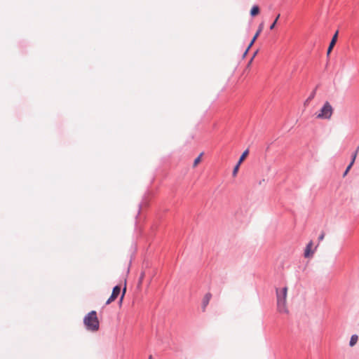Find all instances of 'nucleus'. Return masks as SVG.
Masks as SVG:
<instances>
[{"label": "nucleus", "mask_w": 359, "mask_h": 359, "mask_svg": "<svg viewBox=\"0 0 359 359\" xmlns=\"http://www.w3.org/2000/svg\"><path fill=\"white\" fill-rule=\"evenodd\" d=\"M83 323L86 329L91 332H96L99 330L100 323L97 316V313L92 311L88 313L83 319Z\"/></svg>", "instance_id": "nucleus-1"}, {"label": "nucleus", "mask_w": 359, "mask_h": 359, "mask_svg": "<svg viewBox=\"0 0 359 359\" xmlns=\"http://www.w3.org/2000/svg\"><path fill=\"white\" fill-rule=\"evenodd\" d=\"M287 287H283L280 291L277 290L278 310L282 313H288L287 308Z\"/></svg>", "instance_id": "nucleus-2"}, {"label": "nucleus", "mask_w": 359, "mask_h": 359, "mask_svg": "<svg viewBox=\"0 0 359 359\" xmlns=\"http://www.w3.org/2000/svg\"><path fill=\"white\" fill-rule=\"evenodd\" d=\"M333 109L329 102H325L320 110L317 117L322 119H330L332 115Z\"/></svg>", "instance_id": "nucleus-3"}, {"label": "nucleus", "mask_w": 359, "mask_h": 359, "mask_svg": "<svg viewBox=\"0 0 359 359\" xmlns=\"http://www.w3.org/2000/svg\"><path fill=\"white\" fill-rule=\"evenodd\" d=\"M121 292V287L119 285H116L114 287L112 293L110 296V297L107 299L106 304H109L111 302H113L117 297L119 295Z\"/></svg>", "instance_id": "nucleus-4"}, {"label": "nucleus", "mask_w": 359, "mask_h": 359, "mask_svg": "<svg viewBox=\"0 0 359 359\" xmlns=\"http://www.w3.org/2000/svg\"><path fill=\"white\" fill-rule=\"evenodd\" d=\"M313 242L310 241L306 246L304 257L306 259H311L313 255Z\"/></svg>", "instance_id": "nucleus-5"}, {"label": "nucleus", "mask_w": 359, "mask_h": 359, "mask_svg": "<svg viewBox=\"0 0 359 359\" xmlns=\"http://www.w3.org/2000/svg\"><path fill=\"white\" fill-rule=\"evenodd\" d=\"M212 298V294L210 292L206 293L202 300V311L205 312L206 311V308Z\"/></svg>", "instance_id": "nucleus-6"}, {"label": "nucleus", "mask_w": 359, "mask_h": 359, "mask_svg": "<svg viewBox=\"0 0 359 359\" xmlns=\"http://www.w3.org/2000/svg\"><path fill=\"white\" fill-rule=\"evenodd\" d=\"M337 36H338V32H337L334 34V36H333V37H332V40L330 41V43L329 45V47H328V49H327V55H330V53H331L332 48L335 46L337 40Z\"/></svg>", "instance_id": "nucleus-7"}, {"label": "nucleus", "mask_w": 359, "mask_h": 359, "mask_svg": "<svg viewBox=\"0 0 359 359\" xmlns=\"http://www.w3.org/2000/svg\"><path fill=\"white\" fill-rule=\"evenodd\" d=\"M358 151H359V147L357 148L353 154L351 161L350 164L348 165V167L346 168V171H345L344 175H346L348 173V172L350 170L351 167L353 166V163L355 162V160L356 158V156L358 155Z\"/></svg>", "instance_id": "nucleus-8"}, {"label": "nucleus", "mask_w": 359, "mask_h": 359, "mask_svg": "<svg viewBox=\"0 0 359 359\" xmlns=\"http://www.w3.org/2000/svg\"><path fill=\"white\" fill-rule=\"evenodd\" d=\"M259 13V6H252V8H251V11H250V15L252 16H256Z\"/></svg>", "instance_id": "nucleus-9"}, {"label": "nucleus", "mask_w": 359, "mask_h": 359, "mask_svg": "<svg viewBox=\"0 0 359 359\" xmlns=\"http://www.w3.org/2000/svg\"><path fill=\"white\" fill-rule=\"evenodd\" d=\"M248 154H249L248 149H246L245 151H244L243 153L242 154V155L241 156L238 163L241 164L243 163V161L246 158V157L248 156Z\"/></svg>", "instance_id": "nucleus-10"}, {"label": "nucleus", "mask_w": 359, "mask_h": 359, "mask_svg": "<svg viewBox=\"0 0 359 359\" xmlns=\"http://www.w3.org/2000/svg\"><path fill=\"white\" fill-rule=\"evenodd\" d=\"M358 337L356 334H353L351 337L349 344L351 346H353L358 341Z\"/></svg>", "instance_id": "nucleus-11"}, {"label": "nucleus", "mask_w": 359, "mask_h": 359, "mask_svg": "<svg viewBox=\"0 0 359 359\" xmlns=\"http://www.w3.org/2000/svg\"><path fill=\"white\" fill-rule=\"evenodd\" d=\"M202 156L203 153H201L200 155L194 160L193 163L194 168L196 167L198 165V163L201 161Z\"/></svg>", "instance_id": "nucleus-12"}, {"label": "nucleus", "mask_w": 359, "mask_h": 359, "mask_svg": "<svg viewBox=\"0 0 359 359\" xmlns=\"http://www.w3.org/2000/svg\"><path fill=\"white\" fill-rule=\"evenodd\" d=\"M241 164L239 163H238L236 164V165L233 168V172H232V175L233 177L236 176L237 173H238V169H239V167H240Z\"/></svg>", "instance_id": "nucleus-13"}, {"label": "nucleus", "mask_w": 359, "mask_h": 359, "mask_svg": "<svg viewBox=\"0 0 359 359\" xmlns=\"http://www.w3.org/2000/svg\"><path fill=\"white\" fill-rule=\"evenodd\" d=\"M280 14H278V15L276 16V18L275 20L273 21V23L271 24V25L270 26V29H271V30H272V29H274V27H275V26H276V23H277V21H278V19H279V18H280Z\"/></svg>", "instance_id": "nucleus-14"}, {"label": "nucleus", "mask_w": 359, "mask_h": 359, "mask_svg": "<svg viewBox=\"0 0 359 359\" xmlns=\"http://www.w3.org/2000/svg\"><path fill=\"white\" fill-rule=\"evenodd\" d=\"M257 38H255V36H253L250 43L249 44L247 50H245V53H244V55H245L248 51V50L250 48V47L253 45V43H255V41H256Z\"/></svg>", "instance_id": "nucleus-15"}, {"label": "nucleus", "mask_w": 359, "mask_h": 359, "mask_svg": "<svg viewBox=\"0 0 359 359\" xmlns=\"http://www.w3.org/2000/svg\"><path fill=\"white\" fill-rule=\"evenodd\" d=\"M262 29H263V25L260 24L259 26L258 30L257 31L256 34L254 36H255V38H257L259 36L261 32L262 31Z\"/></svg>", "instance_id": "nucleus-16"}, {"label": "nucleus", "mask_w": 359, "mask_h": 359, "mask_svg": "<svg viewBox=\"0 0 359 359\" xmlns=\"http://www.w3.org/2000/svg\"><path fill=\"white\" fill-rule=\"evenodd\" d=\"M126 287H125L123 290V292H122V294H121V297L120 298V300H119V303L121 304L122 302H123V297H124V295H125V293H126Z\"/></svg>", "instance_id": "nucleus-17"}, {"label": "nucleus", "mask_w": 359, "mask_h": 359, "mask_svg": "<svg viewBox=\"0 0 359 359\" xmlns=\"http://www.w3.org/2000/svg\"><path fill=\"white\" fill-rule=\"evenodd\" d=\"M325 233L324 231H322L321 233L320 234L319 237H318V240L319 241H323L325 238Z\"/></svg>", "instance_id": "nucleus-18"}, {"label": "nucleus", "mask_w": 359, "mask_h": 359, "mask_svg": "<svg viewBox=\"0 0 359 359\" xmlns=\"http://www.w3.org/2000/svg\"><path fill=\"white\" fill-rule=\"evenodd\" d=\"M311 100H312V96H311V95H310V96L307 98V100L305 101V102H304V106L308 105V104H309V103L311 101Z\"/></svg>", "instance_id": "nucleus-19"}, {"label": "nucleus", "mask_w": 359, "mask_h": 359, "mask_svg": "<svg viewBox=\"0 0 359 359\" xmlns=\"http://www.w3.org/2000/svg\"><path fill=\"white\" fill-rule=\"evenodd\" d=\"M149 359H153V358H152V355H150L149 356Z\"/></svg>", "instance_id": "nucleus-20"}]
</instances>
